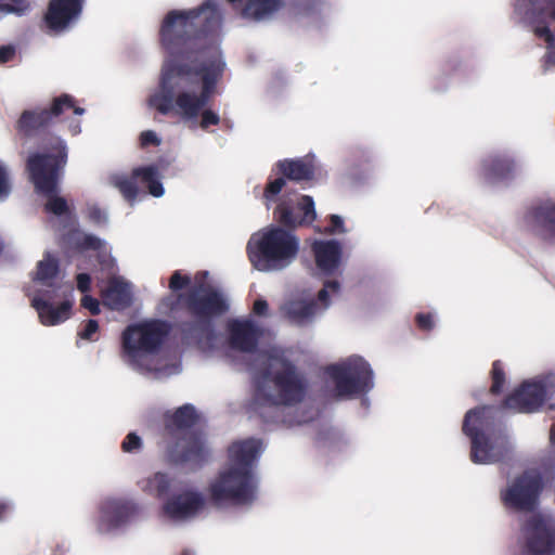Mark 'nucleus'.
I'll return each instance as SVG.
<instances>
[{"instance_id": "c756f323", "label": "nucleus", "mask_w": 555, "mask_h": 555, "mask_svg": "<svg viewBox=\"0 0 555 555\" xmlns=\"http://www.w3.org/2000/svg\"><path fill=\"white\" fill-rule=\"evenodd\" d=\"M67 242L80 249H93L99 251V257L102 258L101 261L106 267H112L114 264V261L108 254L107 244L94 235L85 233L78 229H72L68 232Z\"/></svg>"}, {"instance_id": "1a4fd4ad", "label": "nucleus", "mask_w": 555, "mask_h": 555, "mask_svg": "<svg viewBox=\"0 0 555 555\" xmlns=\"http://www.w3.org/2000/svg\"><path fill=\"white\" fill-rule=\"evenodd\" d=\"M197 420V413L192 404H184L164 415L167 454L171 461L201 462L206 447L204 441L190 433V427Z\"/></svg>"}, {"instance_id": "412c9836", "label": "nucleus", "mask_w": 555, "mask_h": 555, "mask_svg": "<svg viewBox=\"0 0 555 555\" xmlns=\"http://www.w3.org/2000/svg\"><path fill=\"white\" fill-rule=\"evenodd\" d=\"M53 289L59 291H70V285H66L59 269L57 258L47 251L43 254L42 259L37 262L36 269L33 273V280L27 287V295L36 294L37 291L49 292Z\"/></svg>"}, {"instance_id": "e433bc0d", "label": "nucleus", "mask_w": 555, "mask_h": 555, "mask_svg": "<svg viewBox=\"0 0 555 555\" xmlns=\"http://www.w3.org/2000/svg\"><path fill=\"white\" fill-rule=\"evenodd\" d=\"M141 147L158 146L162 144V138L154 130H145L139 137Z\"/></svg>"}, {"instance_id": "4c0bfd02", "label": "nucleus", "mask_w": 555, "mask_h": 555, "mask_svg": "<svg viewBox=\"0 0 555 555\" xmlns=\"http://www.w3.org/2000/svg\"><path fill=\"white\" fill-rule=\"evenodd\" d=\"M99 331V324L95 320H89L83 327L78 332V336L86 340H95V335Z\"/></svg>"}, {"instance_id": "ddd939ff", "label": "nucleus", "mask_w": 555, "mask_h": 555, "mask_svg": "<svg viewBox=\"0 0 555 555\" xmlns=\"http://www.w3.org/2000/svg\"><path fill=\"white\" fill-rule=\"evenodd\" d=\"M206 507V498L196 488L180 483L159 507V518L169 524H182L197 517Z\"/></svg>"}, {"instance_id": "20e7f679", "label": "nucleus", "mask_w": 555, "mask_h": 555, "mask_svg": "<svg viewBox=\"0 0 555 555\" xmlns=\"http://www.w3.org/2000/svg\"><path fill=\"white\" fill-rule=\"evenodd\" d=\"M169 331L167 322L155 319L127 325L120 333L121 361L134 371L151 373L157 378L178 374L179 363L164 352Z\"/></svg>"}, {"instance_id": "39448f33", "label": "nucleus", "mask_w": 555, "mask_h": 555, "mask_svg": "<svg viewBox=\"0 0 555 555\" xmlns=\"http://www.w3.org/2000/svg\"><path fill=\"white\" fill-rule=\"evenodd\" d=\"M169 288L172 293L188 288L189 294L185 298L182 295L166 297L160 304V311L163 313L171 312L183 302L190 312L198 319L195 331L201 334L209 333L208 319L210 317L221 314L227 309L223 295L210 284L206 271L197 273L192 279L181 271H175L169 280Z\"/></svg>"}, {"instance_id": "7c9ffc66", "label": "nucleus", "mask_w": 555, "mask_h": 555, "mask_svg": "<svg viewBox=\"0 0 555 555\" xmlns=\"http://www.w3.org/2000/svg\"><path fill=\"white\" fill-rule=\"evenodd\" d=\"M276 168L283 179L286 177L295 181L309 180L314 172L313 157L280 160Z\"/></svg>"}, {"instance_id": "79ce46f5", "label": "nucleus", "mask_w": 555, "mask_h": 555, "mask_svg": "<svg viewBox=\"0 0 555 555\" xmlns=\"http://www.w3.org/2000/svg\"><path fill=\"white\" fill-rule=\"evenodd\" d=\"M416 321L418 326L425 331L431 330L435 325L434 317L431 314L420 313L416 317Z\"/></svg>"}, {"instance_id": "2f4dec72", "label": "nucleus", "mask_w": 555, "mask_h": 555, "mask_svg": "<svg viewBox=\"0 0 555 555\" xmlns=\"http://www.w3.org/2000/svg\"><path fill=\"white\" fill-rule=\"evenodd\" d=\"M328 219H330V225L324 228V230L322 231L323 234L340 235V234H345L348 232V230L345 225V220L341 216L331 215L328 217Z\"/></svg>"}, {"instance_id": "de8ad7c7", "label": "nucleus", "mask_w": 555, "mask_h": 555, "mask_svg": "<svg viewBox=\"0 0 555 555\" xmlns=\"http://www.w3.org/2000/svg\"><path fill=\"white\" fill-rule=\"evenodd\" d=\"M68 129L73 135H77L81 131L79 120H73L69 122Z\"/></svg>"}, {"instance_id": "b1692460", "label": "nucleus", "mask_w": 555, "mask_h": 555, "mask_svg": "<svg viewBox=\"0 0 555 555\" xmlns=\"http://www.w3.org/2000/svg\"><path fill=\"white\" fill-rule=\"evenodd\" d=\"M73 108V101L69 95H61L54 99L50 108L25 111L17 121V127L26 134L48 125L53 117L63 114L66 109Z\"/></svg>"}, {"instance_id": "473e14b6", "label": "nucleus", "mask_w": 555, "mask_h": 555, "mask_svg": "<svg viewBox=\"0 0 555 555\" xmlns=\"http://www.w3.org/2000/svg\"><path fill=\"white\" fill-rule=\"evenodd\" d=\"M11 193L9 166L0 160V201H4Z\"/></svg>"}, {"instance_id": "4be33fe9", "label": "nucleus", "mask_w": 555, "mask_h": 555, "mask_svg": "<svg viewBox=\"0 0 555 555\" xmlns=\"http://www.w3.org/2000/svg\"><path fill=\"white\" fill-rule=\"evenodd\" d=\"M520 166L509 154H492L485 157L479 165V177L489 184L508 182L515 179Z\"/></svg>"}, {"instance_id": "72a5a7b5", "label": "nucleus", "mask_w": 555, "mask_h": 555, "mask_svg": "<svg viewBox=\"0 0 555 555\" xmlns=\"http://www.w3.org/2000/svg\"><path fill=\"white\" fill-rule=\"evenodd\" d=\"M28 9L27 0H0V11L23 14Z\"/></svg>"}, {"instance_id": "393cba45", "label": "nucleus", "mask_w": 555, "mask_h": 555, "mask_svg": "<svg viewBox=\"0 0 555 555\" xmlns=\"http://www.w3.org/2000/svg\"><path fill=\"white\" fill-rule=\"evenodd\" d=\"M315 266L325 275H336L343 262V245L336 240H315L311 244Z\"/></svg>"}, {"instance_id": "f3484780", "label": "nucleus", "mask_w": 555, "mask_h": 555, "mask_svg": "<svg viewBox=\"0 0 555 555\" xmlns=\"http://www.w3.org/2000/svg\"><path fill=\"white\" fill-rule=\"evenodd\" d=\"M132 178L124 173H112L108 176V183L116 188L122 197L131 205L137 201L139 189L133 180L138 179L144 186L147 188L149 193L154 197H162L165 190L162 183V173L159 168L155 165L138 167L133 170Z\"/></svg>"}, {"instance_id": "c85d7f7f", "label": "nucleus", "mask_w": 555, "mask_h": 555, "mask_svg": "<svg viewBox=\"0 0 555 555\" xmlns=\"http://www.w3.org/2000/svg\"><path fill=\"white\" fill-rule=\"evenodd\" d=\"M235 9H241L242 15L254 21L269 18L284 5L283 0H228Z\"/></svg>"}, {"instance_id": "cd10ccee", "label": "nucleus", "mask_w": 555, "mask_h": 555, "mask_svg": "<svg viewBox=\"0 0 555 555\" xmlns=\"http://www.w3.org/2000/svg\"><path fill=\"white\" fill-rule=\"evenodd\" d=\"M102 300L112 310H126L133 301L131 283L121 276H113L109 279L106 287L102 289Z\"/></svg>"}, {"instance_id": "49530a36", "label": "nucleus", "mask_w": 555, "mask_h": 555, "mask_svg": "<svg viewBox=\"0 0 555 555\" xmlns=\"http://www.w3.org/2000/svg\"><path fill=\"white\" fill-rule=\"evenodd\" d=\"M268 310V304L263 299H258L254 304V312L258 315H264Z\"/></svg>"}, {"instance_id": "5701e85b", "label": "nucleus", "mask_w": 555, "mask_h": 555, "mask_svg": "<svg viewBox=\"0 0 555 555\" xmlns=\"http://www.w3.org/2000/svg\"><path fill=\"white\" fill-rule=\"evenodd\" d=\"M522 222L544 238L555 241V199L547 198L529 207Z\"/></svg>"}, {"instance_id": "aec40b11", "label": "nucleus", "mask_w": 555, "mask_h": 555, "mask_svg": "<svg viewBox=\"0 0 555 555\" xmlns=\"http://www.w3.org/2000/svg\"><path fill=\"white\" fill-rule=\"evenodd\" d=\"M135 504L124 498L108 496L101 501L96 513V529L101 533L112 532L124 526L135 513Z\"/></svg>"}, {"instance_id": "09e8293b", "label": "nucleus", "mask_w": 555, "mask_h": 555, "mask_svg": "<svg viewBox=\"0 0 555 555\" xmlns=\"http://www.w3.org/2000/svg\"><path fill=\"white\" fill-rule=\"evenodd\" d=\"M550 442L555 448V424L552 426L550 431Z\"/></svg>"}, {"instance_id": "c9c22d12", "label": "nucleus", "mask_w": 555, "mask_h": 555, "mask_svg": "<svg viewBox=\"0 0 555 555\" xmlns=\"http://www.w3.org/2000/svg\"><path fill=\"white\" fill-rule=\"evenodd\" d=\"M492 386L491 391L493 393H499L501 391L502 385L504 383V372L502 365L499 361H495L492 365Z\"/></svg>"}, {"instance_id": "37998d69", "label": "nucleus", "mask_w": 555, "mask_h": 555, "mask_svg": "<svg viewBox=\"0 0 555 555\" xmlns=\"http://www.w3.org/2000/svg\"><path fill=\"white\" fill-rule=\"evenodd\" d=\"M91 280L86 273H79L77 275V288L83 294L90 291Z\"/></svg>"}, {"instance_id": "f03ea898", "label": "nucleus", "mask_w": 555, "mask_h": 555, "mask_svg": "<svg viewBox=\"0 0 555 555\" xmlns=\"http://www.w3.org/2000/svg\"><path fill=\"white\" fill-rule=\"evenodd\" d=\"M229 330L231 347L253 353L256 384L253 410L267 422L287 426L312 421L318 411L307 399V383L292 364L289 350L269 345L254 353L262 333L251 320H235Z\"/></svg>"}, {"instance_id": "a878e982", "label": "nucleus", "mask_w": 555, "mask_h": 555, "mask_svg": "<svg viewBox=\"0 0 555 555\" xmlns=\"http://www.w3.org/2000/svg\"><path fill=\"white\" fill-rule=\"evenodd\" d=\"M83 0H51L46 21L55 31L65 30L74 24L82 10Z\"/></svg>"}, {"instance_id": "2eb2a0df", "label": "nucleus", "mask_w": 555, "mask_h": 555, "mask_svg": "<svg viewBox=\"0 0 555 555\" xmlns=\"http://www.w3.org/2000/svg\"><path fill=\"white\" fill-rule=\"evenodd\" d=\"M543 488L541 474L535 469H529L507 481L501 490L503 504L516 511H532Z\"/></svg>"}, {"instance_id": "6ab92c4d", "label": "nucleus", "mask_w": 555, "mask_h": 555, "mask_svg": "<svg viewBox=\"0 0 555 555\" xmlns=\"http://www.w3.org/2000/svg\"><path fill=\"white\" fill-rule=\"evenodd\" d=\"M555 385V373L544 377L526 380L505 400V408L516 412H535L545 401L546 389Z\"/></svg>"}, {"instance_id": "9d476101", "label": "nucleus", "mask_w": 555, "mask_h": 555, "mask_svg": "<svg viewBox=\"0 0 555 555\" xmlns=\"http://www.w3.org/2000/svg\"><path fill=\"white\" fill-rule=\"evenodd\" d=\"M325 374L333 385L334 396L340 400L353 399L374 387V372L370 363L358 354L328 365Z\"/></svg>"}, {"instance_id": "f257e3e1", "label": "nucleus", "mask_w": 555, "mask_h": 555, "mask_svg": "<svg viewBox=\"0 0 555 555\" xmlns=\"http://www.w3.org/2000/svg\"><path fill=\"white\" fill-rule=\"evenodd\" d=\"M221 24L217 0L165 15L159 35L167 54L157 87L146 99L149 107L203 131L220 124L209 103L227 67L219 41Z\"/></svg>"}, {"instance_id": "a18cd8bd", "label": "nucleus", "mask_w": 555, "mask_h": 555, "mask_svg": "<svg viewBox=\"0 0 555 555\" xmlns=\"http://www.w3.org/2000/svg\"><path fill=\"white\" fill-rule=\"evenodd\" d=\"M14 509V505L11 501L0 500V520H3Z\"/></svg>"}, {"instance_id": "a211bd4d", "label": "nucleus", "mask_w": 555, "mask_h": 555, "mask_svg": "<svg viewBox=\"0 0 555 555\" xmlns=\"http://www.w3.org/2000/svg\"><path fill=\"white\" fill-rule=\"evenodd\" d=\"M339 291L340 283L337 280L327 281L319 292L318 302L293 299L281 307V312L293 323L299 325L309 323L330 307L332 300L339 295Z\"/></svg>"}, {"instance_id": "ea45409f", "label": "nucleus", "mask_w": 555, "mask_h": 555, "mask_svg": "<svg viewBox=\"0 0 555 555\" xmlns=\"http://www.w3.org/2000/svg\"><path fill=\"white\" fill-rule=\"evenodd\" d=\"M88 217L98 224H105L107 222V214L96 205L88 206Z\"/></svg>"}, {"instance_id": "f8f14e48", "label": "nucleus", "mask_w": 555, "mask_h": 555, "mask_svg": "<svg viewBox=\"0 0 555 555\" xmlns=\"http://www.w3.org/2000/svg\"><path fill=\"white\" fill-rule=\"evenodd\" d=\"M514 13L546 43V62L555 65V0H515Z\"/></svg>"}, {"instance_id": "0eeeda50", "label": "nucleus", "mask_w": 555, "mask_h": 555, "mask_svg": "<svg viewBox=\"0 0 555 555\" xmlns=\"http://www.w3.org/2000/svg\"><path fill=\"white\" fill-rule=\"evenodd\" d=\"M299 251L298 237L281 227L269 225L254 233L247 243L248 258L262 272L280 271L291 266Z\"/></svg>"}, {"instance_id": "423d86ee", "label": "nucleus", "mask_w": 555, "mask_h": 555, "mask_svg": "<svg viewBox=\"0 0 555 555\" xmlns=\"http://www.w3.org/2000/svg\"><path fill=\"white\" fill-rule=\"evenodd\" d=\"M44 153H33L27 159V170L38 193L47 197L46 210L67 222H73L67 201L59 194V181L67 163L66 142L54 137L44 145Z\"/></svg>"}, {"instance_id": "bb28decb", "label": "nucleus", "mask_w": 555, "mask_h": 555, "mask_svg": "<svg viewBox=\"0 0 555 555\" xmlns=\"http://www.w3.org/2000/svg\"><path fill=\"white\" fill-rule=\"evenodd\" d=\"M180 481L169 472H154L138 481L140 490L154 499L166 500L167 496L178 489Z\"/></svg>"}, {"instance_id": "a19ab883", "label": "nucleus", "mask_w": 555, "mask_h": 555, "mask_svg": "<svg viewBox=\"0 0 555 555\" xmlns=\"http://www.w3.org/2000/svg\"><path fill=\"white\" fill-rule=\"evenodd\" d=\"M80 302L81 306L85 309H88L92 314H98L100 312L99 301L90 295L83 294Z\"/></svg>"}, {"instance_id": "58836bf2", "label": "nucleus", "mask_w": 555, "mask_h": 555, "mask_svg": "<svg viewBox=\"0 0 555 555\" xmlns=\"http://www.w3.org/2000/svg\"><path fill=\"white\" fill-rule=\"evenodd\" d=\"M322 3L320 0H296L297 9L304 14H310L319 11Z\"/></svg>"}, {"instance_id": "9b49d317", "label": "nucleus", "mask_w": 555, "mask_h": 555, "mask_svg": "<svg viewBox=\"0 0 555 555\" xmlns=\"http://www.w3.org/2000/svg\"><path fill=\"white\" fill-rule=\"evenodd\" d=\"M285 183L283 178L268 182L263 193L264 205L270 208L271 204L275 203L274 218L288 228L310 224L317 218L312 197L296 192L280 195Z\"/></svg>"}, {"instance_id": "7ed1b4c3", "label": "nucleus", "mask_w": 555, "mask_h": 555, "mask_svg": "<svg viewBox=\"0 0 555 555\" xmlns=\"http://www.w3.org/2000/svg\"><path fill=\"white\" fill-rule=\"evenodd\" d=\"M263 449L262 441L255 438L238 440L230 446L227 464L207 487L208 500L215 507L225 509L254 502L258 489L254 466Z\"/></svg>"}, {"instance_id": "4468645a", "label": "nucleus", "mask_w": 555, "mask_h": 555, "mask_svg": "<svg viewBox=\"0 0 555 555\" xmlns=\"http://www.w3.org/2000/svg\"><path fill=\"white\" fill-rule=\"evenodd\" d=\"M520 555H555V522L546 515L533 514L525 521L518 541Z\"/></svg>"}, {"instance_id": "8fccbe9b", "label": "nucleus", "mask_w": 555, "mask_h": 555, "mask_svg": "<svg viewBox=\"0 0 555 555\" xmlns=\"http://www.w3.org/2000/svg\"><path fill=\"white\" fill-rule=\"evenodd\" d=\"M74 113L77 114V115H82L85 113V109L80 108V107H75L74 108Z\"/></svg>"}, {"instance_id": "c03bdc74", "label": "nucleus", "mask_w": 555, "mask_h": 555, "mask_svg": "<svg viewBox=\"0 0 555 555\" xmlns=\"http://www.w3.org/2000/svg\"><path fill=\"white\" fill-rule=\"evenodd\" d=\"M15 50L13 47L3 46L0 48V63H7L13 59Z\"/></svg>"}, {"instance_id": "f704fd0d", "label": "nucleus", "mask_w": 555, "mask_h": 555, "mask_svg": "<svg viewBox=\"0 0 555 555\" xmlns=\"http://www.w3.org/2000/svg\"><path fill=\"white\" fill-rule=\"evenodd\" d=\"M121 448L127 453H138L142 449V439L137 434L130 433L124 439Z\"/></svg>"}, {"instance_id": "dca6fc26", "label": "nucleus", "mask_w": 555, "mask_h": 555, "mask_svg": "<svg viewBox=\"0 0 555 555\" xmlns=\"http://www.w3.org/2000/svg\"><path fill=\"white\" fill-rule=\"evenodd\" d=\"M73 289L49 292L37 291L36 294L27 295L30 306L36 310L39 322L43 326H56L70 317L73 307Z\"/></svg>"}, {"instance_id": "6e6552de", "label": "nucleus", "mask_w": 555, "mask_h": 555, "mask_svg": "<svg viewBox=\"0 0 555 555\" xmlns=\"http://www.w3.org/2000/svg\"><path fill=\"white\" fill-rule=\"evenodd\" d=\"M493 409L481 406L469 410L463 422V431L472 442V461L491 464L500 461L508 450L505 434L493 428Z\"/></svg>"}]
</instances>
